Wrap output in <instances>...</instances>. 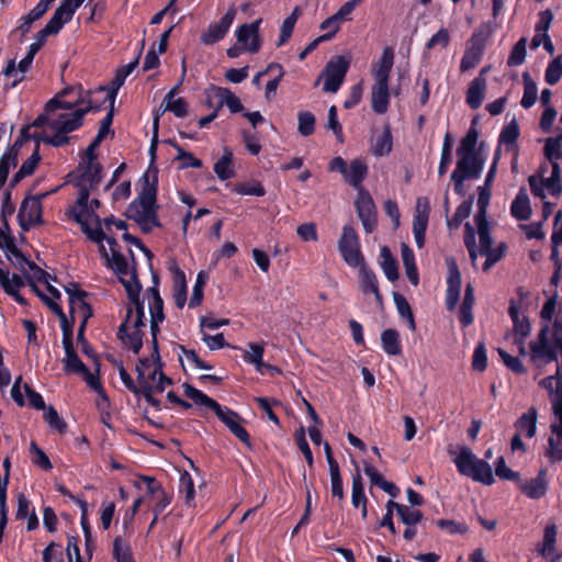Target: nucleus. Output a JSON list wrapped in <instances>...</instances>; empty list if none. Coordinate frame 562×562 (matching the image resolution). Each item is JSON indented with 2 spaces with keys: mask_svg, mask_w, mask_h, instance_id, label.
<instances>
[{
  "mask_svg": "<svg viewBox=\"0 0 562 562\" xmlns=\"http://www.w3.org/2000/svg\"><path fill=\"white\" fill-rule=\"evenodd\" d=\"M117 260L114 261L112 270L117 274L130 299V305L117 335L124 346L137 353L143 346L147 322L146 313L150 316L154 347L157 346L156 337L159 331V324L165 319L164 301L156 285L148 288L140 299L142 285L137 279L135 268L128 260Z\"/></svg>",
  "mask_w": 562,
  "mask_h": 562,
  "instance_id": "obj_1",
  "label": "nucleus"
},
{
  "mask_svg": "<svg viewBox=\"0 0 562 562\" xmlns=\"http://www.w3.org/2000/svg\"><path fill=\"white\" fill-rule=\"evenodd\" d=\"M91 109L88 92L80 88L65 89L47 102L44 112L26 128V133L56 147L66 145L67 134L82 125L83 116Z\"/></svg>",
  "mask_w": 562,
  "mask_h": 562,
  "instance_id": "obj_2",
  "label": "nucleus"
},
{
  "mask_svg": "<svg viewBox=\"0 0 562 562\" xmlns=\"http://www.w3.org/2000/svg\"><path fill=\"white\" fill-rule=\"evenodd\" d=\"M67 179L66 187L71 188V194L75 196L65 211L67 221L75 222L79 225L81 232L93 243L99 245V250L105 260V265L113 269L114 261L117 259L127 260L119 250V245L114 238L106 236L102 231L101 218L98 214L100 201L91 196L99 187V182H91L80 179Z\"/></svg>",
  "mask_w": 562,
  "mask_h": 562,
  "instance_id": "obj_3",
  "label": "nucleus"
},
{
  "mask_svg": "<svg viewBox=\"0 0 562 562\" xmlns=\"http://www.w3.org/2000/svg\"><path fill=\"white\" fill-rule=\"evenodd\" d=\"M0 249L11 265L22 272V276L11 274L9 270L0 267V288L9 296L24 305L26 302L20 291L26 280L43 301L50 296L60 299V292L50 283V276L22 254L9 228L0 229Z\"/></svg>",
  "mask_w": 562,
  "mask_h": 562,
  "instance_id": "obj_4",
  "label": "nucleus"
},
{
  "mask_svg": "<svg viewBox=\"0 0 562 562\" xmlns=\"http://www.w3.org/2000/svg\"><path fill=\"white\" fill-rule=\"evenodd\" d=\"M546 161L539 171L528 178L535 196L544 200L548 195L558 198L562 192L560 159L562 158V134L544 142Z\"/></svg>",
  "mask_w": 562,
  "mask_h": 562,
  "instance_id": "obj_5",
  "label": "nucleus"
},
{
  "mask_svg": "<svg viewBox=\"0 0 562 562\" xmlns=\"http://www.w3.org/2000/svg\"><path fill=\"white\" fill-rule=\"evenodd\" d=\"M561 357V364L558 366L554 374L539 381V386L548 392L552 409L550 422V435L546 457L551 462L562 460V340L558 344Z\"/></svg>",
  "mask_w": 562,
  "mask_h": 562,
  "instance_id": "obj_6",
  "label": "nucleus"
},
{
  "mask_svg": "<svg viewBox=\"0 0 562 562\" xmlns=\"http://www.w3.org/2000/svg\"><path fill=\"white\" fill-rule=\"evenodd\" d=\"M136 371L139 395L155 409L159 411L161 408L160 401L155 397V394L162 393L171 384V380L162 373L157 346L154 347L148 358L139 360Z\"/></svg>",
  "mask_w": 562,
  "mask_h": 562,
  "instance_id": "obj_7",
  "label": "nucleus"
},
{
  "mask_svg": "<svg viewBox=\"0 0 562 562\" xmlns=\"http://www.w3.org/2000/svg\"><path fill=\"white\" fill-rule=\"evenodd\" d=\"M476 139L475 132H469L458 148L459 159L451 173L457 193H462V184L465 179L477 178L483 169V164L475 153Z\"/></svg>",
  "mask_w": 562,
  "mask_h": 562,
  "instance_id": "obj_8",
  "label": "nucleus"
},
{
  "mask_svg": "<svg viewBox=\"0 0 562 562\" xmlns=\"http://www.w3.org/2000/svg\"><path fill=\"white\" fill-rule=\"evenodd\" d=\"M448 452L460 474L485 485L493 484L494 476L491 465L479 459L469 447L458 446L454 449L450 448Z\"/></svg>",
  "mask_w": 562,
  "mask_h": 562,
  "instance_id": "obj_9",
  "label": "nucleus"
},
{
  "mask_svg": "<svg viewBox=\"0 0 562 562\" xmlns=\"http://www.w3.org/2000/svg\"><path fill=\"white\" fill-rule=\"evenodd\" d=\"M127 216L134 220L143 231L150 232L158 226L156 214V189L147 186L139 196L127 207Z\"/></svg>",
  "mask_w": 562,
  "mask_h": 562,
  "instance_id": "obj_10",
  "label": "nucleus"
},
{
  "mask_svg": "<svg viewBox=\"0 0 562 562\" xmlns=\"http://www.w3.org/2000/svg\"><path fill=\"white\" fill-rule=\"evenodd\" d=\"M134 486L143 491L140 497L154 514H161L171 503V495L153 476H138Z\"/></svg>",
  "mask_w": 562,
  "mask_h": 562,
  "instance_id": "obj_11",
  "label": "nucleus"
},
{
  "mask_svg": "<svg viewBox=\"0 0 562 562\" xmlns=\"http://www.w3.org/2000/svg\"><path fill=\"white\" fill-rule=\"evenodd\" d=\"M58 299H54L53 296L48 297L44 302L49 306V308L59 316L61 322V327L64 330L63 345L65 348V358L63 359L65 371L68 373L79 374L80 372H86V366L78 358L72 344H71V327L68 325V321L66 315L64 314L61 307L56 302Z\"/></svg>",
  "mask_w": 562,
  "mask_h": 562,
  "instance_id": "obj_12",
  "label": "nucleus"
},
{
  "mask_svg": "<svg viewBox=\"0 0 562 562\" xmlns=\"http://www.w3.org/2000/svg\"><path fill=\"white\" fill-rule=\"evenodd\" d=\"M508 313L513 322V328L505 334L504 339L506 342L516 347V350L520 356H527L528 351L526 347V339L531 333L530 322L514 303L510 304Z\"/></svg>",
  "mask_w": 562,
  "mask_h": 562,
  "instance_id": "obj_13",
  "label": "nucleus"
},
{
  "mask_svg": "<svg viewBox=\"0 0 562 562\" xmlns=\"http://www.w3.org/2000/svg\"><path fill=\"white\" fill-rule=\"evenodd\" d=\"M475 228L471 223L465 224L464 243L469 250L472 263L475 265L479 252L486 251L492 247L490 227L486 220L474 221Z\"/></svg>",
  "mask_w": 562,
  "mask_h": 562,
  "instance_id": "obj_14",
  "label": "nucleus"
},
{
  "mask_svg": "<svg viewBox=\"0 0 562 562\" xmlns=\"http://www.w3.org/2000/svg\"><path fill=\"white\" fill-rule=\"evenodd\" d=\"M69 301V315L74 324H80V335L85 331L88 319L92 316V310L87 302V293L76 284L65 288Z\"/></svg>",
  "mask_w": 562,
  "mask_h": 562,
  "instance_id": "obj_15",
  "label": "nucleus"
},
{
  "mask_svg": "<svg viewBox=\"0 0 562 562\" xmlns=\"http://www.w3.org/2000/svg\"><path fill=\"white\" fill-rule=\"evenodd\" d=\"M349 65V59L344 56L333 57L327 63L316 85H318L321 80H324V91L336 93L345 80Z\"/></svg>",
  "mask_w": 562,
  "mask_h": 562,
  "instance_id": "obj_16",
  "label": "nucleus"
},
{
  "mask_svg": "<svg viewBox=\"0 0 562 562\" xmlns=\"http://www.w3.org/2000/svg\"><path fill=\"white\" fill-rule=\"evenodd\" d=\"M338 249L344 261L349 267L357 268L364 263L358 235L351 226H344L341 237L338 243Z\"/></svg>",
  "mask_w": 562,
  "mask_h": 562,
  "instance_id": "obj_17",
  "label": "nucleus"
},
{
  "mask_svg": "<svg viewBox=\"0 0 562 562\" xmlns=\"http://www.w3.org/2000/svg\"><path fill=\"white\" fill-rule=\"evenodd\" d=\"M95 150L93 146H88L82 160L74 171L68 173L67 179H75L77 176H81L80 179L101 183L103 177L102 166L97 159Z\"/></svg>",
  "mask_w": 562,
  "mask_h": 562,
  "instance_id": "obj_18",
  "label": "nucleus"
},
{
  "mask_svg": "<svg viewBox=\"0 0 562 562\" xmlns=\"http://www.w3.org/2000/svg\"><path fill=\"white\" fill-rule=\"evenodd\" d=\"M42 195L26 196L20 206L18 220L23 231H29L31 227L42 222Z\"/></svg>",
  "mask_w": 562,
  "mask_h": 562,
  "instance_id": "obj_19",
  "label": "nucleus"
},
{
  "mask_svg": "<svg viewBox=\"0 0 562 562\" xmlns=\"http://www.w3.org/2000/svg\"><path fill=\"white\" fill-rule=\"evenodd\" d=\"M237 10L231 5L227 12L221 18L220 21L211 23L207 29L201 34V43L204 45H214L222 41L228 33L235 18Z\"/></svg>",
  "mask_w": 562,
  "mask_h": 562,
  "instance_id": "obj_20",
  "label": "nucleus"
},
{
  "mask_svg": "<svg viewBox=\"0 0 562 562\" xmlns=\"http://www.w3.org/2000/svg\"><path fill=\"white\" fill-rule=\"evenodd\" d=\"M562 340V335L557 336L555 349H553L547 340V327H543L539 333L538 339L530 344L531 360L537 364L549 363L558 360L560 353L558 344Z\"/></svg>",
  "mask_w": 562,
  "mask_h": 562,
  "instance_id": "obj_21",
  "label": "nucleus"
},
{
  "mask_svg": "<svg viewBox=\"0 0 562 562\" xmlns=\"http://www.w3.org/2000/svg\"><path fill=\"white\" fill-rule=\"evenodd\" d=\"M430 214V202L428 198H418L416 201L414 218H413V234L415 243L418 248L425 245V234L428 226Z\"/></svg>",
  "mask_w": 562,
  "mask_h": 562,
  "instance_id": "obj_22",
  "label": "nucleus"
},
{
  "mask_svg": "<svg viewBox=\"0 0 562 562\" xmlns=\"http://www.w3.org/2000/svg\"><path fill=\"white\" fill-rule=\"evenodd\" d=\"M262 20L257 19L249 24H243L235 31L237 43L248 53H257L261 46L259 29Z\"/></svg>",
  "mask_w": 562,
  "mask_h": 562,
  "instance_id": "obj_23",
  "label": "nucleus"
},
{
  "mask_svg": "<svg viewBox=\"0 0 562 562\" xmlns=\"http://www.w3.org/2000/svg\"><path fill=\"white\" fill-rule=\"evenodd\" d=\"M213 412L234 436L241 442L249 445V434L241 425V417L237 413L218 403L215 405Z\"/></svg>",
  "mask_w": 562,
  "mask_h": 562,
  "instance_id": "obj_24",
  "label": "nucleus"
},
{
  "mask_svg": "<svg viewBox=\"0 0 562 562\" xmlns=\"http://www.w3.org/2000/svg\"><path fill=\"white\" fill-rule=\"evenodd\" d=\"M446 263L448 268L446 305L448 310H453L460 299L461 274L453 258H448Z\"/></svg>",
  "mask_w": 562,
  "mask_h": 562,
  "instance_id": "obj_25",
  "label": "nucleus"
},
{
  "mask_svg": "<svg viewBox=\"0 0 562 562\" xmlns=\"http://www.w3.org/2000/svg\"><path fill=\"white\" fill-rule=\"evenodd\" d=\"M488 70V67L481 69L479 76L475 77L468 87L465 102L473 110L479 109L483 103L487 88L486 74Z\"/></svg>",
  "mask_w": 562,
  "mask_h": 562,
  "instance_id": "obj_26",
  "label": "nucleus"
},
{
  "mask_svg": "<svg viewBox=\"0 0 562 562\" xmlns=\"http://www.w3.org/2000/svg\"><path fill=\"white\" fill-rule=\"evenodd\" d=\"M548 480L544 470H541L536 476L518 481L520 492L531 499H538L546 495L548 491Z\"/></svg>",
  "mask_w": 562,
  "mask_h": 562,
  "instance_id": "obj_27",
  "label": "nucleus"
},
{
  "mask_svg": "<svg viewBox=\"0 0 562 562\" xmlns=\"http://www.w3.org/2000/svg\"><path fill=\"white\" fill-rule=\"evenodd\" d=\"M356 207L367 233H371L375 226V206L371 196L363 190H359Z\"/></svg>",
  "mask_w": 562,
  "mask_h": 562,
  "instance_id": "obj_28",
  "label": "nucleus"
},
{
  "mask_svg": "<svg viewBox=\"0 0 562 562\" xmlns=\"http://www.w3.org/2000/svg\"><path fill=\"white\" fill-rule=\"evenodd\" d=\"M209 99L217 101L218 110L226 105L232 113H238L244 110V106L239 98L227 88L212 86L207 90Z\"/></svg>",
  "mask_w": 562,
  "mask_h": 562,
  "instance_id": "obj_29",
  "label": "nucleus"
},
{
  "mask_svg": "<svg viewBox=\"0 0 562 562\" xmlns=\"http://www.w3.org/2000/svg\"><path fill=\"white\" fill-rule=\"evenodd\" d=\"M34 58L27 54L15 64V60L11 59L7 63L5 67L2 70L4 77L12 80L11 87L18 86L25 79L26 74L32 67Z\"/></svg>",
  "mask_w": 562,
  "mask_h": 562,
  "instance_id": "obj_30",
  "label": "nucleus"
},
{
  "mask_svg": "<svg viewBox=\"0 0 562 562\" xmlns=\"http://www.w3.org/2000/svg\"><path fill=\"white\" fill-rule=\"evenodd\" d=\"M484 52V43L477 37L476 34L468 43V47L461 59L460 70L465 72L474 68L481 60Z\"/></svg>",
  "mask_w": 562,
  "mask_h": 562,
  "instance_id": "obj_31",
  "label": "nucleus"
},
{
  "mask_svg": "<svg viewBox=\"0 0 562 562\" xmlns=\"http://www.w3.org/2000/svg\"><path fill=\"white\" fill-rule=\"evenodd\" d=\"M393 65L394 52L391 47H385L382 52L381 58L372 65L374 81L389 82Z\"/></svg>",
  "mask_w": 562,
  "mask_h": 562,
  "instance_id": "obj_32",
  "label": "nucleus"
},
{
  "mask_svg": "<svg viewBox=\"0 0 562 562\" xmlns=\"http://www.w3.org/2000/svg\"><path fill=\"white\" fill-rule=\"evenodd\" d=\"M537 422L538 411L531 406L515 422L516 432L529 439L533 438L537 434Z\"/></svg>",
  "mask_w": 562,
  "mask_h": 562,
  "instance_id": "obj_33",
  "label": "nucleus"
},
{
  "mask_svg": "<svg viewBox=\"0 0 562 562\" xmlns=\"http://www.w3.org/2000/svg\"><path fill=\"white\" fill-rule=\"evenodd\" d=\"M389 82L374 81L371 89V105L375 113L384 114L389 109Z\"/></svg>",
  "mask_w": 562,
  "mask_h": 562,
  "instance_id": "obj_34",
  "label": "nucleus"
},
{
  "mask_svg": "<svg viewBox=\"0 0 562 562\" xmlns=\"http://www.w3.org/2000/svg\"><path fill=\"white\" fill-rule=\"evenodd\" d=\"M181 81L173 87L165 97L161 103L162 112H172L177 117H184L188 114V103L183 98H177Z\"/></svg>",
  "mask_w": 562,
  "mask_h": 562,
  "instance_id": "obj_35",
  "label": "nucleus"
},
{
  "mask_svg": "<svg viewBox=\"0 0 562 562\" xmlns=\"http://www.w3.org/2000/svg\"><path fill=\"white\" fill-rule=\"evenodd\" d=\"M512 215L519 221H526L531 216L532 209L527 190L521 188L510 205Z\"/></svg>",
  "mask_w": 562,
  "mask_h": 562,
  "instance_id": "obj_36",
  "label": "nucleus"
},
{
  "mask_svg": "<svg viewBox=\"0 0 562 562\" xmlns=\"http://www.w3.org/2000/svg\"><path fill=\"white\" fill-rule=\"evenodd\" d=\"M263 355V344L249 342L244 350L243 359L246 363L252 364L258 373L265 374Z\"/></svg>",
  "mask_w": 562,
  "mask_h": 562,
  "instance_id": "obj_37",
  "label": "nucleus"
},
{
  "mask_svg": "<svg viewBox=\"0 0 562 562\" xmlns=\"http://www.w3.org/2000/svg\"><path fill=\"white\" fill-rule=\"evenodd\" d=\"M359 269L360 286L364 294L372 293L378 302L382 301L375 274L364 263Z\"/></svg>",
  "mask_w": 562,
  "mask_h": 562,
  "instance_id": "obj_38",
  "label": "nucleus"
},
{
  "mask_svg": "<svg viewBox=\"0 0 562 562\" xmlns=\"http://www.w3.org/2000/svg\"><path fill=\"white\" fill-rule=\"evenodd\" d=\"M368 172V167L366 162L361 159H355L351 161L350 166L347 167V171L345 175V180L355 187L356 189H361V183Z\"/></svg>",
  "mask_w": 562,
  "mask_h": 562,
  "instance_id": "obj_39",
  "label": "nucleus"
},
{
  "mask_svg": "<svg viewBox=\"0 0 562 562\" xmlns=\"http://www.w3.org/2000/svg\"><path fill=\"white\" fill-rule=\"evenodd\" d=\"M524 94L520 100V105L528 110L532 108L538 99V86L528 72L522 74Z\"/></svg>",
  "mask_w": 562,
  "mask_h": 562,
  "instance_id": "obj_40",
  "label": "nucleus"
},
{
  "mask_svg": "<svg viewBox=\"0 0 562 562\" xmlns=\"http://www.w3.org/2000/svg\"><path fill=\"white\" fill-rule=\"evenodd\" d=\"M214 172L221 180H227L234 176L233 153L228 148L224 149L223 156L215 162Z\"/></svg>",
  "mask_w": 562,
  "mask_h": 562,
  "instance_id": "obj_41",
  "label": "nucleus"
},
{
  "mask_svg": "<svg viewBox=\"0 0 562 562\" xmlns=\"http://www.w3.org/2000/svg\"><path fill=\"white\" fill-rule=\"evenodd\" d=\"M474 305V290L471 284L465 286L464 299L460 307V323L469 326L473 323L472 308Z\"/></svg>",
  "mask_w": 562,
  "mask_h": 562,
  "instance_id": "obj_42",
  "label": "nucleus"
},
{
  "mask_svg": "<svg viewBox=\"0 0 562 562\" xmlns=\"http://www.w3.org/2000/svg\"><path fill=\"white\" fill-rule=\"evenodd\" d=\"M381 344L383 350L390 356H397L402 351L398 333L395 329L390 328L382 331Z\"/></svg>",
  "mask_w": 562,
  "mask_h": 562,
  "instance_id": "obj_43",
  "label": "nucleus"
},
{
  "mask_svg": "<svg viewBox=\"0 0 562 562\" xmlns=\"http://www.w3.org/2000/svg\"><path fill=\"white\" fill-rule=\"evenodd\" d=\"M555 537H557V528L554 525L547 526L544 529L542 546L539 549V552L544 558L555 560Z\"/></svg>",
  "mask_w": 562,
  "mask_h": 562,
  "instance_id": "obj_44",
  "label": "nucleus"
},
{
  "mask_svg": "<svg viewBox=\"0 0 562 562\" xmlns=\"http://www.w3.org/2000/svg\"><path fill=\"white\" fill-rule=\"evenodd\" d=\"M83 1L85 0H63L53 15L66 24L72 19L76 10L83 3Z\"/></svg>",
  "mask_w": 562,
  "mask_h": 562,
  "instance_id": "obj_45",
  "label": "nucleus"
},
{
  "mask_svg": "<svg viewBox=\"0 0 562 562\" xmlns=\"http://www.w3.org/2000/svg\"><path fill=\"white\" fill-rule=\"evenodd\" d=\"M520 131L517 121L512 120L501 132L499 143L506 146L508 150L514 149L519 137Z\"/></svg>",
  "mask_w": 562,
  "mask_h": 562,
  "instance_id": "obj_46",
  "label": "nucleus"
},
{
  "mask_svg": "<svg viewBox=\"0 0 562 562\" xmlns=\"http://www.w3.org/2000/svg\"><path fill=\"white\" fill-rule=\"evenodd\" d=\"M392 150V134L389 127H385L380 136L372 144V153L376 157L389 155Z\"/></svg>",
  "mask_w": 562,
  "mask_h": 562,
  "instance_id": "obj_47",
  "label": "nucleus"
},
{
  "mask_svg": "<svg viewBox=\"0 0 562 562\" xmlns=\"http://www.w3.org/2000/svg\"><path fill=\"white\" fill-rule=\"evenodd\" d=\"M184 395L189 398H191L195 405L198 406H205L210 408L211 411L214 409L215 405H217V402L213 398L209 397L206 394L201 392L200 390L189 385H183Z\"/></svg>",
  "mask_w": 562,
  "mask_h": 562,
  "instance_id": "obj_48",
  "label": "nucleus"
},
{
  "mask_svg": "<svg viewBox=\"0 0 562 562\" xmlns=\"http://www.w3.org/2000/svg\"><path fill=\"white\" fill-rule=\"evenodd\" d=\"M18 164V150L15 146L7 150L0 159V184L7 181L11 168Z\"/></svg>",
  "mask_w": 562,
  "mask_h": 562,
  "instance_id": "obj_49",
  "label": "nucleus"
},
{
  "mask_svg": "<svg viewBox=\"0 0 562 562\" xmlns=\"http://www.w3.org/2000/svg\"><path fill=\"white\" fill-rule=\"evenodd\" d=\"M40 160L41 156L38 151L34 150L33 154L22 164L19 171L13 176V184L20 182L25 177L31 176L35 171Z\"/></svg>",
  "mask_w": 562,
  "mask_h": 562,
  "instance_id": "obj_50",
  "label": "nucleus"
},
{
  "mask_svg": "<svg viewBox=\"0 0 562 562\" xmlns=\"http://www.w3.org/2000/svg\"><path fill=\"white\" fill-rule=\"evenodd\" d=\"M47 10L48 8L46 7V3L40 0L38 3L27 14L22 16L20 24L22 32H29L33 22L42 18L47 12Z\"/></svg>",
  "mask_w": 562,
  "mask_h": 562,
  "instance_id": "obj_51",
  "label": "nucleus"
},
{
  "mask_svg": "<svg viewBox=\"0 0 562 562\" xmlns=\"http://www.w3.org/2000/svg\"><path fill=\"white\" fill-rule=\"evenodd\" d=\"M65 24L56 19V16H52L47 22L44 29L37 32L35 36V44H38L41 47L46 43V40L49 35L57 34Z\"/></svg>",
  "mask_w": 562,
  "mask_h": 562,
  "instance_id": "obj_52",
  "label": "nucleus"
},
{
  "mask_svg": "<svg viewBox=\"0 0 562 562\" xmlns=\"http://www.w3.org/2000/svg\"><path fill=\"white\" fill-rule=\"evenodd\" d=\"M300 16V9L295 8L292 13L283 21L280 30L278 46L285 44L292 35L295 23Z\"/></svg>",
  "mask_w": 562,
  "mask_h": 562,
  "instance_id": "obj_53",
  "label": "nucleus"
},
{
  "mask_svg": "<svg viewBox=\"0 0 562 562\" xmlns=\"http://www.w3.org/2000/svg\"><path fill=\"white\" fill-rule=\"evenodd\" d=\"M394 303L401 317L408 322L411 330L414 331L416 329V324L411 305L408 304L407 300L403 295L395 293Z\"/></svg>",
  "mask_w": 562,
  "mask_h": 562,
  "instance_id": "obj_54",
  "label": "nucleus"
},
{
  "mask_svg": "<svg viewBox=\"0 0 562 562\" xmlns=\"http://www.w3.org/2000/svg\"><path fill=\"white\" fill-rule=\"evenodd\" d=\"M562 77V56H558L554 59H552L544 71V81L550 85L554 86L560 81Z\"/></svg>",
  "mask_w": 562,
  "mask_h": 562,
  "instance_id": "obj_55",
  "label": "nucleus"
},
{
  "mask_svg": "<svg viewBox=\"0 0 562 562\" xmlns=\"http://www.w3.org/2000/svg\"><path fill=\"white\" fill-rule=\"evenodd\" d=\"M497 352L503 361V363L515 374H524L527 372L526 367L521 362L518 357L509 355L503 348H498Z\"/></svg>",
  "mask_w": 562,
  "mask_h": 562,
  "instance_id": "obj_56",
  "label": "nucleus"
},
{
  "mask_svg": "<svg viewBox=\"0 0 562 562\" xmlns=\"http://www.w3.org/2000/svg\"><path fill=\"white\" fill-rule=\"evenodd\" d=\"M127 76L126 72L119 70L108 88H101L100 92L105 93V99L113 104L119 89L124 85Z\"/></svg>",
  "mask_w": 562,
  "mask_h": 562,
  "instance_id": "obj_57",
  "label": "nucleus"
},
{
  "mask_svg": "<svg viewBox=\"0 0 562 562\" xmlns=\"http://www.w3.org/2000/svg\"><path fill=\"white\" fill-rule=\"evenodd\" d=\"M341 24L342 23L334 14L325 19L319 26L321 30L325 31V34L321 35L317 41L331 40L339 32Z\"/></svg>",
  "mask_w": 562,
  "mask_h": 562,
  "instance_id": "obj_58",
  "label": "nucleus"
},
{
  "mask_svg": "<svg viewBox=\"0 0 562 562\" xmlns=\"http://www.w3.org/2000/svg\"><path fill=\"white\" fill-rule=\"evenodd\" d=\"M526 45L527 40L521 37L512 48L508 56L507 64L510 67L519 66L525 61L526 58Z\"/></svg>",
  "mask_w": 562,
  "mask_h": 562,
  "instance_id": "obj_59",
  "label": "nucleus"
},
{
  "mask_svg": "<svg viewBox=\"0 0 562 562\" xmlns=\"http://www.w3.org/2000/svg\"><path fill=\"white\" fill-rule=\"evenodd\" d=\"M491 199V191L485 187H479L477 189V213L474 216V221L486 220V209Z\"/></svg>",
  "mask_w": 562,
  "mask_h": 562,
  "instance_id": "obj_60",
  "label": "nucleus"
},
{
  "mask_svg": "<svg viewBox=\"0 0 562 562\" xmlns=\"http://www.w3.org/2000/svg\"><path fill=\"white\" fill-rule=\"evenodd\" d=\"M113 554L116 562H134L130 544L121 538L113 542Z\"/></svg>",
  "mask_w": 562,
  "mask_h": 562,
  "instance_id": "obj_61",
  "label": "nucleus"
},
{
  "mask_svg": "<svg viewBox=\"0 0 562 562\" xmlns=\"http://www.w3.org/2000/svg\"><path fill=\"white\" fill-rule=\"evenodd\" d=\"M558 312V302L554 297H550L546 301L541 310V318L547 322L554 321V325L562 329V319L559 321L557 316Z\"/></svg>",
  "mask_w": 562,
  "mask_h": 562,
  "instance_id": "obj_62",
  "label": "nucleus"
},
{
  "mask_svg": "<svg viewBox=\"0 0 562 562\" xmlns=\"http://www.w3.org/2000/svg\"><path fill=\"white\" fill-rule=\"evenodd\" d=\"M397 514L401 517L403 524L409 526H416L423 518V514L418 509H411L405 505L397 504Z\"/></svg>",
  "mask_w": 562,
  "mask_h": 562,
  "instance_id": "obj_63",
  "label": "nucleus"
},
{
  "mask_svg": "<svg viewBox=\"0 0 562 562\" xmlns=\"http://www.w3.org/2000/svg\"><path fill=\"white\" fill-rule=\"evenodd\" d=\"M299 126L297 131L302 136H310L314 133L315 130V116L308 112H300L299 113Z\"/></svg>",
  "mask_w": 562,
  "mask_h": 562,
  "instance_id": "obj_64",
  "label": "nucleus"
}]
</instances>
